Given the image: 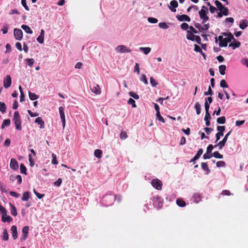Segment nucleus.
I'll list each match as a JSON object with an SVG mask.
<instances>
[{"instance_id": "obj_52", "label": "nucleus", "mask_w": 248, "mask_h": 248, "mask_svg": "<svg viewBox=\"0 0 248 248\" xmlns=\"http://www.w3.org/2000/svg\"><path fill=\"white\" fill-rule=\"evenodd\" d=\"M52 160L51 161L52 164L56 165L58 164V162L57 160L56 155L54 154H52Z\"/></svg>"}, {"instance_id": "obj_37", "label": "nucleus", "mask_w": 248, "mask_h": 248, "mask_svg": "<svg viewBox=\"0 0 248 248\" xmlns=\"http://www.w3.org/2000/svg\"><path fill=\"white\" fill-rule=\"evenodd\" d=\"M3 240L7 241L9 239V235L8 234L7 231L6 229H3V235L2 236Z\"/></svg>"}, {"instance_id": "obj_27", "label": "nucleus", "mask_w": 248, "mask_h": 248, "mask_svg": "<svg viewBox=\"0 0 248 248\" xmlns=\"http://www.w3.org/2000/svg\"><path fill=\"white\" fill-rule=\"evenodd\" d=\"M10 205L11 207V214L16 217L17 216V211L16 207L13 205L12 203H10Z\"/></svg>"}, {"instance_id": "obj_54", "label": "nucleus", "mask_w": 248, "mask_h": 248, "mask_svg": "<svg viewBox=\"0 0 248 248\" xmlns=\"http://www.w3.org/2000/svg\"><path fill=\"white\" fill-rule=\"evenodd\" d=\"M7 213V211L6 209L2 205H0V213L2 214V215H6Z\"/></svg>"}, {"instance_id": "obj_47", "label": "nucleus", "mask_w": 248, "mask_h": 248, "mask_svg": "<svg viewBox=\"0 0 248 248\" xmlns=\"http://www.w3.org/2000/svg\"><path fill=\"white\" fill-rule=\"evenodd\" d=\"M220 86L223 88H228V85H227L225 79H222L220 82Z\"/></svg>"}, {"instance_id": "obj_29", "label": "nucleus", "mask_w": 248, "mask_h": 248, "mask_svg": "<svg viewBox=\"0 0 248 248\" xmlns=\"http://www.w3.org/2000/svg\"><path fill=\"white\" fill-rule=\"evenodd\" d=\"M11 122L10 119H8L4 120L1 124V128L4 129L6 126H9Z\"/></svg>"}, {"instance_id": "obj_38", "label": "nucleus", "mask_w": 248, "mask_h": 248, "mask_svg": "<svg viewBox=\"0 0 248 248\" xmlns=\"http://www.w3.org/2000/svg\"><path fill=\"white\" fill-rule=\"evenodd\" d=\"M0 110L2 113L6 112V107L4 102H0Z\"/></svg>"}, {"instance_id": "obj_43", "label": "nucleus", "mask_w": 248, "mask_h": 248, "mask_svg": "<svg viewBox=\"0 0 248 248\" xmlns=\"http://www.w3.org/2000/svg\"><path fill=\"white\" fill-rule=\"evenodd\" d=\"M212 155L215 157V158H219V159H222L223 158V155H220L218 152L216 151V152H214L213 154H212Z\"/></svg>"}, {"instance_id": "obj_28", "label": "nucleus", "mask_w": 248, "mask_h": 248, "mask_svg": "<svg viewBox=\"0 0 248 248\" xmlns=\"http://www.w3.org/2000/svg\"><path fill=\"white\" fill-rule=\"evenodd\" d=\"M30 198V192L28 191L25 192L23 194L22 200L24 202L28 201Z\"/></svg>"}, {"instance_id": "obj_21", "label": "nucleus", "mask_w": 248, "mask_h": 248, "mask_svg": "<svg viewBox=\"0 0 248 248\" xmlns=\"http://www.w3.org/2000/svg\"><path fill=\"white\" fill-rule=\"evenodd\" d=\"M1 220L3 222H10L13 220V218L10 216L2 215Z\"/></svg>"}, {"instance_id": "obj_55", "label": "nucleus", "mask_w": 248, "mask_h": 248, "mask_svg": "<svg viewBox=\"0 0 248 248\" xmlns=\"http://www.w3.org/2000/svg\"><path fill=\"white\" fill-rule=\"evenodd\" d=\"M8 25L7 24H5L3 26L2 29H1V31L3 34H6L8 32Z\"/></svg>"}, {"instance_id": "obj_60", "label": "nucleus", "mask_w": 248, "mask_h": 248, "mask_svg": "<svg viewBox=\"0 0 248 248\" xmlns=\"http://www.w3.org/2000/svg\"><path fill=\"white\" fill-rule=\"evenodd\" d=\"M212 156L213 155L211 153H207L206 152V153L203 155V158L204 159H210L212 157Z\"/></svg>"}, {"instance_id": "obj_30", "label": "nucleus", "mask_w": 248, "mask_h": 248, "mask_svg": "<svg viewBox=\"0 0 248 248\" xmlns=\"http://www.w3.org/2000/svg\"><path fill=\"white\" fill-rule=\"evenodd\" d=\"M102 154V151L100 149H96L94 152V156L98 158H101Z\"/></svg>"}, {"instance_id": "obj_32", "label": "nucleus", "mask_w": 248, "mask_h": 248, "mask_svg": "<svg viewBox=\"0 0 248 248\" xmlns=\"http://www.w3.org/2000/svg\"><path fill=\"white\" fill-rule=\"evenodd\" d=\"M29 98L31 100H35L38 98V95H36L34 93H32L30 91H29Z\"/></svg>"}, {"instance_id": "obj_48", "label": "nucleus", "mask_w": 248, "mask_h": 248, "mask_svg": "<svg viewBox=\"0 0 248 248\" xmlns=\"http://www.w3.org/2000/svg\"><path fill=\"white\" fill-rule=\"evenodd\" d=\"M129 95L135 99H138L140 98L139 95L133 92H130L129 93Z\"/></svg>"}, {"instance_id": "obj_7", "label": "nucleus", "mask_w": 248, "mask_h": 248, "mask_svg": "<svg viewBox=\"0 0 248 248\" xmlns=\"http://www.w3.org/2000/svg\"><path fill=\"white\" fill-rule=\"evenodd\" d=\"M232 130H230L225 136V137H224V138L223 139V140L219 141L218 144H217V146L219 147V149H222L223 148V147L225 146L226 143V141L228 139V137L229 136V135L231 134V132H232Z\"/></svg>"}, {"instance_id": "obj_45", "label": "nucleus", "mask_w": 248, "mask_h": 248, "mask_svg": "<svg viewBox=\"0 0 248 248\" xmlns=\"http://www.w3.org/2000/svg\"><path fill=\"white\" fill-rule=\"evenodd\" d=\"M128 104H129V105H132V108H136L137 106L136 105V103H135V100L130 98L129 99L128 102H127Z\"/></svg>"}, {"instance_id": "obj_26", "label": "nucleus", "mask_w": 248, "mask_h": 248, "mask_svg": "<svg viewBox=\"0 0 248 248\" xmlns=\"http://www.w3.org/2000/svg\"><path fill=\"white\" fill-rule=\"evenodd\" d=\"M234 41L235 42L234 43H232L230 44L229 45V47H232L233 49H235L236 48L239 47L241 45V43L240 42L237 41L236 40Z\"/></svg>"}, {"instance_id": "obj_10", "label": "nucleus", "mask_w": 248, "mask_h": 248, "mask_svg": "<svg viewBox=\"0 0 248 248\" xmlns=\"http://www.w3.org/2000/svg\"><path fill=\"white\" fill-rule=\"evenodd\" d=\"M59 110L61 119L62 123L63 128H64L65 126V118L64 112V108L62 107H60L59 108Z\"/></svg>"}, {"instance_id": "obj_51", "label": "nucleus", "mask_w": 248, "mask_h": 248, "mask_svg": "<svg viewBox=\"0 0 248 248\" xmlns=\"http://www.w3.org/2000/svg\"><path fill=\"white\" fill-rule=\"evenodd\" d=\"M120 137L121 140H125L127 137V135L125 131H122L120 134Z\"/></svg>"}, {"instance_id": "obj_22", "label": "nucleus", "mask_w": 248, "mask_h": 248, "mask_svg": "<svg viewBox=\"0 0 248 248\" xmlns=\"http://www.w3.org/2000/svg\"><path fill=\"white\" fill-rule=\"evenodd\" d=\"M195 35L192 33L190 31H187L186 39L187 40L194 41Z\"/></svg>"}, {"instance_id": "obj_46", "label": "nucleus", "mask_w": 248, "mask_h": 248, "mask_svg": "<svg viewBox=\"0 0 248 248\" xmlns=\"http://www.w3.org/2000/svg\"><path fill=\"white\" fill-rule=\"evenodd\" d=\"M217 167H224L226 166V163L223 161H218L216 163Z\"/></svg>"}, {"instance_id": "obj_12", "label": "nucleus", "mask_w": 248, "mask_h": 248, "mask_svg": "<svg viewBox=\"0 0 248 248\" xmlns=\"http://www.w3.org/2000/svg\"><path fill=\"white\" fill-rule=\"evenodd\" d=\"M10 168L14 170H17L18 169V165L17 161L14 159L12 158L10 161Z\"/></svg>"}, {"instance_id": "obj_59", "label": "nucleus", "mask_w": 248, "mask_h": 248, "mask_svg": "<svg viewBox=\"0 0 248 248\" xmlns=\"http://www.w3.org/2000/svg\"><path fill=\"white\" fill-rule=\"evenodd\" d=\"M0 189L2 192H7V190L5 188V186L1 182H0Z\"/></svg>"}, {"instance_id": "obj_2", "label": "nucleus", "mask_w": 248, "mask_h": 248, "mask_svg": "<svg viewBox=\"0 0 248 248\" xmlns=\"http://www.w3.org/2000/svg\"><path fill=\"white\" fill-rule=\"evenodd\" d=\"M16 129L18 130H21V122L19 113L18 111H15L14 114V118L13 119Z\"/></svg>"}, {"instance_id": "obj_33", "label": "nucleus", "mask_w": 248, "mask_h": 248, "mask_svg": "<svg viewBox=\"0 0 248 248\" xmlns=\"http://www.w3.org/2000/svg\"><path fill=\"white\" fill-rule=\"evenodd\" d=\"M194 202L196 203L199 202L201 199V196L199 193H194L193 195Z\"/></svg>"}, {"instance_id": "obj_42", "label": "nucleus", "mask_w": 248, "mask_h": 248, "mask_svg": "<svg viewBox=\"0 0 248 248\" xmlns=\"http://www.w3.org/2000/svg\"><path fill=\"white\" fill-rule=\"evenodd\" d=\"M20 170L21 173H23L24 174H27V169H26V167L25 166V165L23 164H21L20 165Z\"/></svg>"}, {"instance_id": "obj_25", "label": "nucleus", "mask_w": 248, "mask_h": 248, "mask_svg": "<svg viewBox=\"0 0 248 248\" xmlns=\"http://www.w3.org/2000/svg\"><path fill=\"white\" fill-rule=\"evenodd\" d=\"M139 49L143 52L145 55L148 54L151 51V48L149 47H140Z\"/></svg>"}, {"instance_id": "obj_62", "label": "nucleus", "mask_w": 248, "mask_h": 248, "mask_svg": "<svg viewBox=\"0 0 248 248\" xmlns=\"http://www.w3.org/2000/svg\"><path fill=\"white\" fill-rule=\"evenodd\" d=\"M150 81L153 87H155L158 84V83L155 81L153 77L150 78Z\"/></svg>"}, {"instance_id": "obj_58", "label": "nucleus", "mask_w": 248, "mask_h": 248, "mask_svg": "<svg viewBox=\"0 0 248 248\" xmlns=\"http://www.w3.org/2000/svg\"><path fill=\"white\" fill-rule=\"evenodd\" d=\"M180 26L181 29L183 30H186L188 29H189V26L186 23H183Z\"/></svg>"}, {"instance_id": "obj_9", "label": "nucleus", "mask_w": 248, "mask_h": 248, "mask_svg": "<svg viewBox=\"0 0 248 248\" xmlns=\"http://www.w3.org/2000/svg\"><path fill=\"white\" fill-rule=\"evenodd\" d=\"M29 231V226H25L23 227L22 232L23 234L22 235V236L20 237L21 241H23L27 238V237L28 236Z\"/></svg>"}, {"instance_id": "obj_19", "label": "nucleus", "mask_w": 248, "mask_h": 248, "mask_svg": "<svg viewBox=\"0 0 248 248\" xmlns=\"http://www.w3.org/2000/svg\"><path fill=\"white\" fill-rule=\"evenodd\" d=\"M248 26V21L246 19H243L240 21L239 28L242 30H244Z\"/></svg>"}, {"instance_id": "obj_6", "label": "nucleus", "mask_w": 248, "mask_h": 248, "mask_svg": "<svg viewBox=\"0 0 248 248\" xmlns=\"http://www.w3.org/2000/svg\"><path fill=\"white\" fill-rule=\"evenodd\" d=\"M14 35L16 40L20 41L23 38V32L20 29H15L14 30Z\"/></svg>"}, {"instance_id": "obj_11", "label": "nucleus", "mask_w": 248, "mask_h": 248, "mask_svg": "<svg viewBox=\"0 0 248 248\" xmlns=\"http://www.w3.org/2000/svg\"><path fill=\"white\" fill-rule=\"evenodd\" d=\"M11 78L10 75H7L3 80V86L5 88H8L11 85Z\"/></svg>"}, {"instance_id": "obj_56", "label": "nucleus", "mask_w": 248, "mask_h": 248, "mask_svg": "<svg viewBox=\"0 0 248 248\" xmlns=\"http://www.w3.org/2000/svg\"><path fill=\"white\" fill-rule=\"evenodd\" d=\"M148 21L151 23L155 24L157 22L158 20L157 19L154 17H148Z\"/></svg>"}, {"instance_id": "obj_49", "label": "nucleus", "mask_w": 248, "mask_h": 248, "mask_svg": "<svg viewBox=\"0 0 248 248\" xmlns=\"http://www.w3.org/2000/svg\"><path fill=\"white\" fill-rule=\"evenodd\" d=\"M156 119L159 121H160L163 123H164L165 122L164 119L162 117V116L160 114V113H156Z\"/></svg>"}, {"instance_id": "obj_16", "label": "nucleus", "mask_w": 248, "mask_h": 248, "mask_svg": "<svg viewBox=\"0 0 248 248\" xmlns=\"http://www.w3.org/2000/svg\"><path fill=\"white\" fill-rule=\"evenodd\" d=\"M91 91L96 94H99L101 93V91L100 87L98 85H93V86H91L90 87Z\"/></svg>"}, {"instance_id": "obj_34", "label": "nucleus", "mask_w": 248, "mask_h": 248, "mask_svg": "<svg viewBox=\"0 0 248 248\" xmlns=\"http://www.w3.org/2000/svg\"><path fill=\"white\" fill-rule=\"evenodd\" d=\"M176 203L178 206L182 207H185L186 205L185 202L180 199H178L176 200Z\"/></svg>"}, {"instance_id": "obj_24", "label": "nucleus", "mask_w": 248, "mask_h": 248, "mask_svg": "<svg viewBox=\"0 0 248 248\" xmlns=\"http://www.w3.org/2000/svg\"><path fill=\"white\" fill-rule=\"evenodd\" d=\"M201 167L204 170L206 171V174H208L210 172V170L209 169L207 163H202Z\"/></svg>"}, {"instance_id": "obj_1", "label": "nucleus", "mask_w": 248, "mask_h": 248, "mask_svg": "<svg viewBox=\"0 0 248 248\" xmlns=\"http://www.w3.org/2000/svg\"><path fill=\"white\" fill-rule=\"evenodd\" d=\"M208 14L207 8L205 6H202V9L199 12L200 18L202 19V23L204 24L205 22L209 20V17L207 16Z\"/></svg>"}, {"instance_id": "obj_31", "label": "nucleus", "mask_w": 248, "mask_h": 248, "mask_svg": "<svg viewBox=\"0 0 248 248\" xmlns=\"http://www.w3.org/2000/svg\"><path fill=\"white\" fill-rule=\"evenodd\" d=\"M215 4L220 11H222V9L224 8V6L222 5V4L220 1H219L218 0H215Z\"/></svg>"}, {"instance_id": "obj_3", "label": "nucleus", "mask_w": 248, "mask_h": 248, "mask_svg": "<svg viewBox=\"0 0 248 248\" xmlns=\"http://www.w3.org/2000/svg\"><path fill=\"white\" fill-rule=\"evenodd\" d=\"M102 201L107 206L111 205L114 201V196L111 194H106L103 197Z\"/></svg>"}, {"instance_id": "obj_36", "label": "nucleus", "mask_w": 248, "mask_h": 248, "mask_svg": "<svg viewBox=\"0 0 248 248\" xmlns=\"http://www.w3.org/2000/svg\"><path fill=\"white\" fill-rule=\"evenodd\" d=\"M194 108L196 109L197 114L199 115L201 113V105L199 102L195 103Z\"/></svg>"}, {"instance_id": "obj_57", "label": "nucleus", "mask_w": 248, "mask_h": 248, "mask_svg": "<svg viewBox=\"0 0 248 248\" xmlns=\"http://www.w3.org/2000/svg\"><path fill=\"white\" fill-rule=\"evenodd\" d=\"M202 153H203V150L202 149H200L198 151L196 155L194 156L198 159L200 158V157L201 156V155L202 154Z\"/></svg>"}, {"instance_id": "obj_50", "label": "nucleus", "mask_w": 248, "mask_h": 248, "mask_svg": "<svg viewBox=\"0 0 248 248\" xmlns=\"http://www.w3.org/2000/svg\"><path fill=\"white\" fill-rule=\"evenodd\" d=\"M140 80L143 82L146 85H147L148 84V80L147 79V78H146V77L145 75L144 74H142L140 78Z\"/></svg>"}, {"instance_id": "obj_64", "label": "nucleus", "mask_w": 248, "mask_h": 248, "mask_svg": "<svg viewBox=\"0 0 248 248\" xmlns=\"http://www.w3.org/2000/svg\"><path fill=\"white\" fill-rule=\"evenodd\" d=\"M194 50L197 52L202 53V50L201 48L197 45L195 44L194 45Z\"/></svg>"}, {"instance_id": "obj_17", "label": "nucleus", "mask_w": 248, "mask_h": 248, "mask_svg": "<svg viewBox=\"0 0 248 248\" xmlns=\"http://www.w3.org/2000/svg\"><path fill=\"white\" fill-rule=\"evenodd\" d=\"M45 31L42 29L40 35L37 38V41L40 44H43L44 41Z\"/></svg>"}, {"instance_id": "obj_39", "label": "nucleus", "mask_w": 248, "mask_h": 248, "mask_svg": "<svg viewBox=\"0 0 248 248\" xmlns=\"http://www.w3.org/2000/svg\"><path fill=\"white\" fill-rule=\"evenodd\" d=\"M217 122L219 124H224L226 122V118L224 116L219 117L217 120Z\"/></svg>"}, {"instance_id": "obj_40", "label": "nucleus", "mask_w": 248, "mask_h": 248, "mask_svg": "<svg viewBox=\"0 0 248 248\" xmlns=\"http://www.w3.org/2000/svg\"><path fill=\"white\" fill-rule=\"evenodd\" d=\"M27 63L28 64V65L30 66V67H32L34 62V60L33 59H30V58H27L25 60Z\"/></svg>"}, {"instance_id": "obj_61", "label": "nucleus", "mask_w": 248, "mask_h": 248, "mask_svg": "<svg viewBox=\"0 0 248 248\" xmlns=\"http://www.w3.org/2000/svg\"><path fill=\"white\" fill-rule=\"evenodd\" d=\"M134 72L137 73V74H140V68H139V64L138 63H136L134 69Z\"/></svg>"}, {"instance_id": "obj_20", "label": "nucleus", "mask_w": 248, "mask_h": 248, "mask_svg": "<svg viewBox=\"0 0 248 248\" xmlns=\"http://www.w3.org/2000/svg\"><path fill=\"white\" fill-rule=\"evenodd\" d=\"M157 202L158 203V205L159 206H161L163 202V200L161 197L159 196H156L154 198V204L155 205H156Z\"/></svg>"}, {"instance_id": "obj_13", "label": "nucleus", "mask_w": 248, "mask_h": 248, "mask_svg": "<svg viewBox=\"0 0 248 248\" xmlns=\"http://www.w3.org/2000/svg\"><path fill=\"white\" fill-rule=\"evenodd\" d=\"M170 6H169L170 10L172 12H175V8L178 6V3L175 0H171L170 2Z\"/></svg>"}, {"instance_id": "obj_4", "label": "nucleus", "mask_w": 248, "mask_h": 248, "mask_svg": "<svg viewBox=\"0 0 248 248\" xmlns=\"http://www.w3.org/2000/svg\"><path fill=\"white\" fill-rule=\"evenodd\" d=\"M115 50L116 52L119 53H130L131 52V50L130 49L128 48L126 46L124 45H120L117 46L115 48Z\"/></svg>"}, {"instance_id": "obj_8", "label": "nucleus", "mask_w": 248, "mask_h": 248, "mask_svg": "<svg viewBox=\"0 0 248 248\" xmlns=\"http://www.w3.org/2000/svg\"><path fill=\"white\" fill-rule=\"evenodd\" d=\"M232 40L235 41V39L234 38L233 35H230V36H228V37L224 38L222 44H219V46L220 47H226L228 45V43L231 42Z\"/></svg>"}, {"instance_id": "obj_35", "label": "nucleus", "mask_w": 248, "mask_h": 248, "mask_svg": "<svg viewBox=\"0 0 248 248\" xmlns=\"http://www.w3.org/2000/svg\"><path fill=\"white\" fill-rule=\"evenodd\" d=\"M226 67L225 65H221L219 66V71L221 75H224L225 74V70Z\"/></svg>"}, {"instance_id": "obj_63", "label": "nucleus", "mask_w": 248, "mask_h": 248, "mask_svg": "<svg viewBox=\"0 0 248 248\" xmlns=\"http://www.w3.org/2000/svg\"><path fill=\"white\" fill-rule=\"evenodd\" d=\"M21 4L27 11H29V8L27 5L26 0H21Z\"/></svg>"}, {"instance_id": "obj_53", "label": "nucleus", "mask_w": 248, "mask_h": 248, "mask_svg": "<svg viewBox=\"0 0 248 248\" xmlns=\"http://www.w3.org/2000/svg\"><path fill=\"white\" fill-rule=\"evenodd\" d=\"M33 192H34V194L37 196V197L39 199L43 198L45 196L44 194H40V193H38L34 189H33Z\"/></svg>"}, {"instance_id": "obj_41", "label": "nucleus", "mask_w": 248, "mask_h": 248, "mask_svg": "<svg viewBox=\"0 0 248 248\" xmlns=\"http://www.w3.org/2000/svg\"><path fill=\"white\" fill-rule=\"evenodd\" d=\"M158 26L160 28L162 29H167L169 28V26L166 22H160L158 24Z\"/></svg>"}, {"instance_id": "obj_44", "label": "nucleus", "mask_w": 248, "mask_h": 248, "mask_svg": "<svg viewBox=\"0 0 248 248\" xmlns=\"http://www.w3.org/2000/svg\"><path fill=\"white\" fill-rule=\"evenodd\" d=\"M215 42L216 43H217V41L218 40L219 41V44H222L223 42V40H224V38L222 36V35H219L218 38H217V37H215Z\"/></svg>"}, {"instance_id": "obj_15", "label": "nucleus", "mask_w": 248, "mask_h": 248, "mask_svg": "<svg viewBox=\"0 0 248 248\" xmlns=\"http://www.w3.org/2000/svg\"><path fill=\"white\" fill-rule=\"evenodd\" d=\"M177 19L180 21H186L187 22L190 21V18L186 15H177L176 16Z\"/></svg>"}, {"instance_id": "obj_23", "label": "nucleus", "mask_w": 248, "mask_h": 248, "mask_svg": "<svg viewBox=\"0 0 248 248\" xmlns=\"http://www.w3.org/2000/svg\"><path fill=\"white\" fill-rule=\"evenodd\" d=\"M21 27L27 33L32 34L33 32L30 27L28 25H22Z\"/></svg>"}, {"instance_id": "obj_14", "label": "nucleus", "mask_w": 248, "mask_h": 248, "mask_svg": "<svg viewBox=\"0 0 248 248\" xmlns=\"http://www.w3.org/2000/svg\"><path fill=\"white\" fill-rule=\"evenodd\" d=\"M11 231L12 232V237L14 240H16L18 237V233L17 231V227L15 225H13L11 228Z\"/></svg>"}, {"instance_id": "obj_5", "label": "nucleus", "mask_w": 248, "mask_h": 248, "mask_svg": "<svg viewBox=\"0 0 248 248\" xmlns=\"http://www.w3.org/2000/svg\"><path fill=\"white\" fill-rule=\"evenodd\" d=\"M151 184L154 188L157 190H161L162 188V182L158 179H153Z\"/></svg>"}, {"instance_id": "obj_18", "label": "nucleus", "mask_w": 248, "mask_h": 248, "mask_svg": "<svg viewBox=\"0 0 248 248\" xmlns=\"http://www.w3.org/2000/svg\"><path fill=\"white\" fill-rule=\"evenodd\" d=\"M35 123H37L38 124L40 125V128L41 129L44 128L45 127V123L43 121L42 118L37 117L35 120Z\"/></svg>"}]
</instances>
